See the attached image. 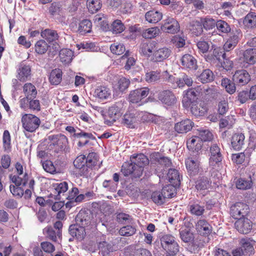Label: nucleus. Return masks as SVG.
I'll return each instance as SVG.
<instances>
[{
	"instance_id": "obj_29",
	"label": "nucleus",
	"mask_w": 256,
	"mask_h": 256,
	"mask_svg": "<svg viewBox=\"0 0 256 256\" xmlns=\"http://www.w3.org/2000/svg\"><path fill=\"white\" fill-rule=\"evenodd\" d=\"M195 184V188L198 191L204 192L206 190L210 188L212 180L206 176H200L196 181Z\"/></svg>"
},
{
	"instance_id": "obj_63",
	"label": "nucleus",
	"mask_w": 256,
	"mask_h": 256,
	"mask_svg": "<svg viewBox=\"0 0 256 256\" xmlns=\"http://www.w3.org/2000/svg\"><path fill=\"white\" fill-rule=\"evenodd\" d=\"M198 130V137L202 140V142L210 141L212 139V134L209 130L200 128Z\"/></svg>"
},
{
	"instance_id": "obj_52",
	"label": "nucleus",
	"mask_w": 256,
	"mask_h": 256,
	"mask_svg": "<svg viewBox=\"0 0 256 256\" xmlns=\"http://www.w3.org/2000/svg\"><path fill=\"white\" fill-rule=\"evenodd\" d=\"M236 84L232 80H230L228 78H223L222 80V86L226 88V91L230 94L235 92Z\"/></svg>"
},
{
	"instance_id": "obj_61",
	"label": "nucleus",
	"mask_w": 256,
	"mask_h": 256,
	"mask_svg": "<svg viewBox=\"0 0 256 256\" xmlns=\"http://www.w3.org/2000/svg\"><path fill=\"white\" fill-rule=\"evenodd\" d=\"M160 78V73L159 71H150L146 74V80L149 83L157 82Z\"/></svg>"
},
{
	"instance_id": "obj_51",
	"label": "nucleus",
	"mask_w": 256,
	"mask_h": 256,
	"mask_svg": "<svg viewBox=\"0 0 256 256\" xmlns=\"http://www.w3.org/2000/svg\"><path fill=\"white\" fill-rule=\"evenodd\" d=\"M214 74L209 69L204 70L198 77V80L202 83L206 84L212 82L214 80Z\"/></svg>"
},
{
	"instance_id": "obj_59",
	"label": "nucleus",
	"mask_w": 256,
	"mask_h": 256,
	"mask_svg": "<svg viewBox=\"0 0 256 256\" xmlns=\"http://www.w3.org/2000/svg\"><path fill=\"white\" fill-rule=\"evenodd\" d=\"M235 120L232 116H229L220 120L219 126L220 128H228L230 129L234 124Z\"/></svg>"
},
{
	"instance_id": "obj_28",
	"label": "nucleus",
	"mask_w": 256,
	"mask_h": 256,
	"mask_svg": "<svg viewBox=\"0 0 256 256\" xmlns=\"http://www.w3.org/2000/svg\"><path fill=\"white\" fill-rule=\"evenodd\" d=\"M181 63L184 68L195 70L198 68L196 60L191 54H186L181 58Z\"/></svg>"
},
{
	"instance_id": "obj_16",
	"label": "nucleus",
	"mask_w": 256,
	"mask_h": 256,
	"mask_svg": "<svg viewBox=\"0 0 256 256\" xmlns=\"http://www.w3.org/2000/svg\"><path fill=\"white\" fill-rule=\"evenodd\" d=\"M54 190L50 194L49 197L54 198L56 200H60L62 195L65 196L64 193L68 190V184L66 182H64L60 184H56L53 186Z\"/></svg>"
},
{
	"instance_id": "obj_18",
	"label": "nucleus",
	"mask_w": 256,
	"mask_h": 256,
	"mask_svg": "<svg viewBox=\"0 0 256 256\" xmlns=\"http://www.w3.org/2000/svg\"><path fill=\"white\" fill-rule=\"evenodd\" d=\"M236 228L240 233L247 234L252 228V222L245 216L239 218L234 224Z\"/></svg>"
},
{
	"instance_id": "obj_14",
	"label": "nucleus",
	"mask_w": 256,
	"mask_h": 256,
	"mask_svg": "<svg viewBox=\"0 0 256 256\" xmlns=\"http://www.w3.org/2000/svg\"><path fill=\"white\" fill-rule=\"evenodd\" d=\"M150 90L148 88H138L131 91L129 94L128 98L130 102L137 104L148 96Z\"/></svg>"
},
{
	"instance_id": "obj_36",
	"label": "nucleus",
	"mask_w": 256,
	"mask_h": 256,
	"mask_svg": "<svg viewBox=\"0 0 256 256\" xmlns=\"http://www.w3.org/2000/svg\"><path fill=\"white\" fill-rule=\"evenodd\" d=\"M110 49L112 53L116 55H120L125 52L122 56V59L127 58L130 55V52L126 50L125 46L122 44H112L110 46Z\"/></svg>"
},
{
	"instance_id": "obj_30",
	"label": "nucleus",
	"mask_w": 256,
	"mask_h": 256,
	"mask_svg": "<svg viewBox=\"0 0 256 256\" xmlns=\"http://www.w3.org/2000/svg\"><path fill=\"white\" fill-rule=\"evenodd\" d=\"M92 216L90 212L80 210L76 218V223L84 228L88 226L91 223Z\"/></svg>"
},
{
	"instance_id": "obj_43",
	"label": "nucleus",
	"mask_w": 256,
	"mask_h": 256,
	"mask_svg": "<svg viewBox=\"0 0 256 256\" xmlns=\"http://www.w3.org/2000/svg\"><path fill=\"white\" fill-rule=\"evenodd\" d=\"M189 30L193 35L198 36L203 32V27L201 22L193 20L190 24Z\"/></svg>"
},
{
	"instance_id": "obj_2",
	"label": "nucleus",
	"mask_w": 256,
	"mask_h": 256,
	"mask_svg": "<svg viewBox=\"0 0 256 256\" xmlns=\"http://www.w3.org/2000/svg\"><path fill=\"white\" fill-rule=\"evenodd\" d=\"M159 238L160 246L166 252L165 256H176L180 246L176 238L170 234H163Z\"/></svg>"
},
{
	"instance_id": "obj_10",
	"label": "nucleus",
	"mask_w": 256,
	"mask_h": 256,
	"mask_svg": "<svg viewBox=\"0 0 256 256\" xmlns=\"http://www.w3.org/2000/svg\"><path fill=\"white\" fill-rule=\"evenodd\" d=\"M121 172L125 176H130L132 179L139 178L142 176L141 169L138 170L130 160L123 164Z\"/></svg>"
},
{
	"instance_id": "obj_19",
	"label": "nucleus",
	"mask_w": 256,
	"mask_h": 256,
	"mask_svg": "<svg viewBox=\"0 0 256 256\" xmlns=\"http://www.w3.org/2000/svg\"><path fill=\"white\" fill-rule=\"evenodd\" d=\"M40 34L42 37L44 39V40H46L49 44L54 43L56 48L58 46L56 41L58 40L60 36L56 30L46 28L42 31Z\"/></svg>"
},
{
	"instance_id": "obj_4",
	"label": "nucleus",
	"mask_w": 256,
	"mask_h": 256,
	"mask_svg": "<svg viewBox=\"0 0 256 256\" xmlns=\"http://www.w3.org/2000/svg\"><path fill=\"white\" fill-rule=\"evenodd\" d=\"M21 121L22 128L30 132H35L41 123L39 118L30 114H22Z\"/></svg>"
},
{
	"instance_id": "obj_62",
	"label": "nucleus",
	"mask_w": 256,
	"mask_h": 256,
	"mask_svg": "<svg viewBox=\"0 0 256 256\" xmlns=\"http://www.w3.org/2000/svg\"><path fill=\"white\" fill-rule=\"evenodd\" d=\"M125 29V26L121 20H115L111 26V30L113 34H120Z\"/></svg>"
},
{
	"instance_id": "obj_53",
	"label": "nucleus",
	"mask_w": 256,
	"mask_h": 256,
	"mask_svg": "<svg viewBox=\"0 0 256 256\" xmlns=\"http://www.w3.org/2000/svg\"><path fill=\"white\" fill-rule=\"evenodd\" d=\"M130 84V80L129 79L122 77L118 79L116 86L120 92L123 93L127 90Z\"/></svg>"
},
{
	"instance_id": "obj_27",
	"label": "nucleus",
	"mask_w": 256,
	"mask_h": 256,
	"mask_svg": "<svg viewBox=\"0 0 256 256\" xmlns=\"http://www.w3.org/2000/svg\"><path fill=\"white\" fill-rule=\"evenodd\" d=\"M31 68L30 66L21 64L17 70V78L20 82H24L30 78Z\"/></svg>"
},
{
	"instance_id": "obj_23",
	"label": "nucleus",
	"mask_w": 256,
	"mask_h": 256,
	"mask_svg": "<svg viewBox=\"0 0 256 256\" xmlns=\"http://www.w3.org/2000/svg\"><path fill=\"white\" fill-rule=\"evenodd\" d=\"M138 121V114L134 112H127L123 116L122 124L130 128H135Z\"/></svg>"
},
{
	"instance_id": "obj_39",
	"label": "nucleus",
	"mask_w": 256,
	"mask_h": 256,
	"mask_svg": "<svg viewBox=\"0 0 256 256\" xmlns=\"http://www.w3.org/2000/svg\"><path fill=\"white\" fill-rule=\"evenodd\" d=\"M167 175L168 181L170 184H175L176 186L180 185V178L178 171L174 168H168V172L166 174Z\"/></svg>"
},
{
	"instance_id": "obj_17",
	"label": "nucleus",
	"mask_w": 256,
	"mask_h": 256,
	"mask_svg": "<svg viewBox=\"0 0 256 256\" xmlns=\"http://www.w3.org/2000/svg\"><path fill=\"white\" fill-rule=\"evenodd\" d=\"M245 136L240 132L234 133L230 138V148L235 150H241L244 146Z\"/></svg>"
},
{
	"instance_id": "obj_42",
	"label": "nucleus",
	"mask_w": 256,
	"mask_h": 256,
	"mask_svg": "<svg viewBox=\"0 0 256 256\" xmlns=\"http://www.w3.org/2000/svg\"><path fill=\"white\" fill-rule=\"evenodd\" d=\"M59 56L62 63L69 64L72 60L74 52L70 49L63 48L60 51Z\"/></svg>"
},
{
	"instance_id": "obj_6",
	"label": "nucleus",
	"mask_w": 256,
	"mask_h": 256,
	"mask_svg": "<svg viewBox=\"0 0 256 256\" xmlns=\"http://www.w3.org/2000/svg\"><path fill=\"white\" fill-rule=\"evenodd\" d=\"M223 156L220 148L216 144H213L210 148L209 164L212 168L222 164Z\"/></svg>"
},
{
	"instance_id": "obj_47",
	"label": "nucleus",
	"mask_w": 256,
	"mask_h": 256,
	"mask_svg": "<svg viewBox=\"0 0 256 256\" xmlns=\"http://www.w3.org/2000/svg\"><path fill=\"white\" fill-rule=\"evenodd\" d=\"M96 96L100 99H107L110 95V90L105 86H98L94 91Z\"/></svg>"
},
{
	"instance_id": "obj_1",
	"label": "nucleus",
	"mask_w": 256,
	"mask_h": 256,
	"mask_svg": "<svg viewBox=\"0 0 256 256\" xmlns=\"http://www.w3.org/2000/svg\"><path fill=\"white\" fill-rule=\"evenodd\" d=\"M99 164L98 156L94 152L88 154L87 157L81 154L78 156L74 161V165L76 168L78 170L80 176H86L90 170Z\"/></svg>"
},
{
	"instance_id": "obj_55",
	"label": "nucleus",
	"mask_w": 256,
	"mask_h": 256,
	"mask_svg": "<svg viewBox=\"0 0 256 256\" xmlns=\"http://www.w3.org/2000/svg\"><path fill=\"white\" fill-rule=\"evenodd\" d=\"M150 199L157 205H162L166 202V198L161 191H154L151 194Z\"/></svg>"
},
{
	"instance_id": "obj_38",
	"label": "nucleus",
	"mask_w": 256,
	"mask_h": 256,
	"mask_svg": "<svg viewBox=\"0 0 256 256\" xmlns=\"http://www.w3.org/2000/svg\"><path fill=\"white\" fill-rule=\"evenodd\" d=\"M145 18L148 22L156 24L162 20V14L157 10H150L146 14Z\"/></svg>"
},
{
	"instance_id": "obj_33",
	"label": "nucleus",
	"mask_w": 256,
	"mask_h": 256,
	"mask_svg": "<svg viewBox=\"0 0 256 256\" xmlns=\"http://www.w3.org/2000/svg\"><path fill=\"white\" fill-rule=\"evenodd\" d=\"M254 241L250 238H242L240 242L241 247L239 248L242 249L246 256H250L254 254Z\"/></svg>"
},
{
	"instance_id": "obj_40",
	"label": "nucleus",
	"mask_w": 256,
	"mask_h": 256,
	"mask_svg": "<svg viewBox=\"0 0 256 256\" xmlns=\"http://www.w3.org/2000/svg\"><path fill=\"white\" fill-rule=\"evenodd\" d=\"M23 92L27 98H35L37 95V90L36 86L30 82L24 84Z\"/></svg>"
},
{
	"instance_id": "obj_21",
	"label": "nucleus",
	"mask_w": 256,
	"mask_h": 256,
	"mask_svg": "<svg viewBox=\"0 0 256 256\" xmlns=\"http://www.w3.org/2000/svg\"><path fill=\"white\" fill-rule=\"evenodd\" d=\"M130 158L138 170L141 169L142 174L144 168L148 165L150 162L148 157L142 154H140L132 155Z\"/></svg>"
},
{
	"instance_id": "obj_9",
	"label": "nucleus",
	"mask_w": 256,
	"mask_h": 256,
	"mask_svg": "<svg viewBox=\"0 0 256 256\" xmlns=\"http://www.w3.org/2000/svg\"><path fill=\"white\" fill-rule=\"evenodd\" d=\"M66 130L70 133H74L73 136L77 138H85L86 140L84 141L79 140L78 142V146L79 147H82L88 144L89 142V140H94L96 138L92 133L86 132L82 130H80V132H76V130L73 126H67Z\"/></svg>"
},
{
	"instance_id": "obj_54",
	"label": "nucleus",
	"mask_w": 256,
	"mask_h": 256,
	"mask_svg": "<svg viewBox=\"0 0 256 256\" xmlns=\"http://www.w3.org/2000/svg\"><path fill=\"white\" fill-rule=\"evenodd\" d=\"M11 138L9 132L5 130L3 133L2 144L4 152H10L11 151Z\"/></svg>"
},
{
	"instance_id": "obj_25",
	"label": "nucleus",
	"mask_w": 256,
	"mask_h": 256,
	"mask_svg": "<svg viewBox=\"0 0 256 256\" xmlns=\"http://www.w3.org/2000/svg\"><path fill=\"white\" fill-rule=\"evenodd\" d=\"M252 152V148H247L243 152L232 154V160L236 164H242L244 161L248 162Z\"/></svg>"
},
{
	"instance_id": "obj_50",
	"label": "nucleus",
	"mask_w": 256,
	"mask_h": 256,
	"mask_svg": "<svg viewBox=\"0 0 256 256\" xmlns=\"http://www.w3.org/2000/svg\"><path fill=\"white\" fill-rule=\"evenodd\" d=\"M9 177L12 182L16 186H25L28 180V174L27 173L24 174L22 178L19 176H13L12 174H10Z\"/></svg>"
},
{
	"instance_id": "obj_45",
	"label": "nucleus",
	"mask_w": 256,
	"mask_h": 256,
	"mask_svg": "<svg viewBox=\"0 0 256 256\" xmlns=\"http://www.w3.org/2000/svg\"><path fill=\"white\" fill-rule=\"evenodd\" d=\"M154 48L153 43L151 42H144L140 46V52L146 56L152 57L154 50Z\"/></svg>"
},
{
	"instance_id": "obj_49",
	"label": "nucleus",
	"mask_w": 256,
	"mask_h": 256,
	"mask_svg": "<svg viewBox=\"0 0 256 256\" xmlns=\"http://www.w3.org/2000/svg\"><path fill=\"white\" fill-rule=\"evenodd\" d=\"M92 23L88 20H84L79 24L78 31L81 34L89 33L92 31Z\"/></svg>"
},
{
	"instance_id": "obj_15",
	"label": "nucleus",
	"mask_w": 256,
	"mask_h": 256,
	"mask_svg": "<svg viewBox=\"0 0 256 256\" xmlns=\"http://www.w3.org/2000/svg\"><path fill=\"white\" fill-rule=\"evenodd\" d=\"M196 229L198 233L202 236H208L212 230V228L205 219H200L196 223Z\"/></svg>"
},
{
	"instance_id": "obj_35",
	"label": "nucleus",
	"mask_w": 256,
	"mask_h": 256,
	"mask_svg": "<svg viewBox=\"0 0 256 256\" xmlns=\"http://www.w3.org/2000/svg\"><path fill=\"white\" fill-rule=\"evenodd\" d=\"M190 108L192 114L196 117L203 116L207 112V108L204 106V104H198V102L190 104Z\"/></svg>"
},
{
	"instance_id": "obj_13",
	"label": "nucleus",
	"mask_w": 256,
	"mask_h": 256,
	"mask_svg": "<svg viewBox=\"0 0 256 256\" xmlns=\"http://www.w3.org/2000/svg\"><path fill=\"white\" fill-rule=\"evenodd\" d=\"M256 62V48H250L246 50L243 53L242 66L248 68L249 66L254 64Z\"/></svg>"
},
{
	"instance_id": "obj_60",
	"label": "nucleus",
	"mask_w": 256,
	"mask_h": 256,
	"mask_svg": "<svg viewBox=\"0 0 256 256\" xmlns=\"http://www.w3.org/2000/svg\"><path fill=\"white\" fill-rule=\"evenodd\" d=\"M120 112L119 108L116 105H112L109 108L108 112V116L110 120L112 122H116L120 116Z\"/></svg>"
},
{
	"instance_id": "obj_34",
	"label": "nucleus",
	"mask_w": 256,
	"mask_h": 256,
	"mask_svg": "<svg viewBox=\"0 0 256 256\" xmlns=\"http://www.w3.org/2000/svg\"><path fill=\"white\" fill-rule=\"evenodd\" d=\"M188 148L193 152H198L202 148V140L198 136H193L186 141Z\"/></svg>"
},
{
	"instance_id": "obj_7",
	"label": "nucleus",
	"mask_w": 256,
	"mask_h": 256,
	"mask_svg": "<svg viewBox=\"0 0 256 256\" xmlns=\"http://www.w3.org/2000/svg\"><path fill=\"white\" fill-rule=\"evenodd\" d=\"M158 98L162 104L169 107L174 106L177 102L176 96L173 92L170 90L160 92L158 94Z\"/></svg>"
},
{
	"instance_id": "obj_24",
	"label": "nucleus",
	"mask_w": 256,
	"mask_h": 256,
	"mask_svg": "<svg viewBox=\"0 0 256 256\" xmlns=\"http://www.w3.org/2000/svg\"><path fill=\"white\" fill-rule=\"evenodd\" d=\"M188 211L192 214L198 216H202L204 212V206L200 204V202L197 200H192L190 201L188 206Z\"/></svg>"
},
{
	"instance_id": "obj_20",
	"label": "nucleus",
	"mask_w": 256,
	"mask_h": 256,
	"mask_svg": "<svg viewBox=\"0 0 256 256\" xmlns=\"http://www.w3.org/2000/svg\"><path fill=\"white\" fill-rule=\"evenodd\" d=\"M250 80L248 72L244 70H236L232 76V80L240 86L247 84Z\"/></svg>"
},
{
	"instance_id": "obj_11",
	"label": "nucleus",
	"mask_w": 256,
	"mask_h": 256,
	"mask_svg": "<svg viewBox=\"0 0 256 256\" xmlns=\"http://www.w3.org/2000/svg\"><path fill=\"white\" fill-rule=\"evenodd\" d=\"M184 92L186 93L182 99V106L185 108H189L190 104L198 102L200 92L194 88H189Z\"/></svg>"
},
{
	"instance_id": "obj_26",
	"label": "nucleus",
	"mask_w": 256,
	"mask_h": 256,
	"mask_svg": "<svg viewBox=\"0 0 256 256\" xmlns=\"http://www.w3.org/2000/svg\"><path fill=\"white\" fill-rule=\"evenodd\" d=\"M171 50L166 48H159L154 50L150 60L154 62H161L168 58L170 56Z\"/></svg>"
},
{
	"instance_id": "obj_32",
	"label": "nucleus",
	"mask_w": 256,
	"mask_h": 256,
	"mask_svg": "<svg viewBox=\"0 0 256 256\" xmlns=\"http://www.w3.org/2000/svg\"><path fill=\"white\" fill-rule=\"evenodd\" d=\"M43 233L48 239L54 242H56L58 238H62V232L55 230L52 226H47L44 228Z\"/></svg>"
},
{
	"instance_id": "obj_57",
	"label": "nucleus",
	"mask_w": 256,
	"mask_h": 256,
	"mask_svg": "<svg viewBox=\"0 0 256 256\" xmlns=\"http://www.w3.org/2000/svg\"><path fill=\"white\" fill-rule=\"evenodd\" d=\"M249 180L240 178L236 182V188L240 190H247L250 188L252 185V182L250 176Z\"/></svg>"
},
{
	"instance_id": "obj_31",
	"label": "nucleus",
	"mask_w": 256,
	"mask_h": 256,
	"mask_svg": "<svg viewBox=\"0 0 256 256\" xmlns=\"http://www.w3.org/2000/svg\"><path fill=\"white\" fill-rule=\"evenodd\" d=\"M194 122L190 119H186L176 124L175 130L180 134L186 133L192 130Z\"/></svg>"
},
{
	"instance_id": "obj_46",
	"label": "nucleus",
	"mask_w": 256,
	"mask_h": 256,
	"mask_svg": "<svg viewBox=\"0 0 256 256\" xmlns=\"http://www.w3.org/2000/svg\"><path fill=\"white\" fill-rule=\"evenodd\" d=\"M49 80L52 84H58L62 80V70L58 68L53 70L50 74Z\"/></svg>"
},
{
	"instance_id": "obj_41",
	"label": "nucleus",
	"mask_w": 256,
	"mask_h": 256,
	"mask_svg": "<svg viewBox=\"0 0 256 256\" xmlns=\"http://www.w3.org/2000/svg\"><path fill=\"white\" fill-rule=\"evenodd\" d=\"M186 165L187 170L192 174L195 175L199 170V164L196 160L188 158L186 160Z\"/></svg>"
},
{
	"instance_id": "obj_5",
	"label": "nucleus",
	"mask_w": 256,
	"mask_h": 256,
	"mask_svg": "<svg viewBox=\"0 0 256 256\" xmlns=\"http://www.w3.org/2000/svg\"><path fill=\"white\" fill-rule=\"evenodd\" d=\"M96 243L99 254L102 256H109L111 252L115 251L114 245L106 241L105 235H100L96 237Z\"/></svg>"
},
{
	"instance_id": "obj_64",
	"label": "nucleus",
	"mask_w": 256,
	"mask_h": 256,
	"mask_svg": "<svg viewBox=\"0 0 256 256\" xmlns=\"http://www.w3.org/2000/svg\"><path fill=\"white\" fill-rule=\"evenodd\" d=\"M216 26L218 30L222 33L227 34L230 32L231 30L230 25L226 22L222 20L216 21Z\"/></svg>"
},
{
	"instance_id": "obj_44",
	"label": "nucleus",
	"mask_w": 256,
	"mask_h": 256,
	"mask_svg": "<svg viewBox=\"0 0 256 256\" xmlns=\"http://www.w3.org/2000/svg\"><path fill=\"white\" fill-rule=\"evenodd\" d=\"M243 24L248 28H256V13L254 12H248L244 18Z\"/></svg>"
},
{
	"instance_id": "obj_22",
	"label": "nucleus",
	"mask_w": 256,
	"mask_h": 256,
	"mask_svg": "<svg viewBox=\"0 0 256 256\" xmlns=\"http://www.w3.org/2000/svg\"><path fill=\"white\" fill-rule=\"evenodd\" d=\"M68 232L72 237L79 241L84 240L86 234L85 228L76 223L69 226Z\"/></svg>"
},
{
	"instance_id": "obj_3",
	"label": "nucleus",
	"mask_w": 256,
	"mask_h": 256,
	"mask_svg": "<svg viewBox=\"0 0 256 256\" xmlns=\"http://www.w3.org/2000/svg\"><path fill=\"white\" fill-rule=\"evenodd\" d=\"M155 162L158 164L156 168V173L160 178H163L166 174V169L170 168L172 165L171 160L166 156H162L159 153L152 156V164Z\"/></svg>"
},
{
	"instance_id": "obj_12",
	"label": "nucleus",
	"mask_w": 256,
	"mask_h": 256,
	"mask_svg": "<svg viewBox=\"0 0 256 256\" xmlns=\"http://www.w3.org/2000/svg\"><path fill=\"white\" fill-rule=\"evenodd\" d=\"M161 30L164 32L175 34L180 30V24L174 18L168 17L164 20V24L161 26Z\"/></svg>"
},
{
	"instance_id": "obj_58",
	"label": "nucleus",
	"mask_w": 256,
	"mask_h": 256,
	"mask_svg": "<svg viewBox=\"0 0 256 256\" xmlns=\"http://www.w3.org/2000/svg\"><path fill=\"white\" fill-rule=\"evenodd\" d=\"M102 6L100 0H88L87 6L88 10L94 13L100 10Z\"/></svg>"
},
{
	"instance_id": "obj_48",
	"label": "nucleus",
	"mask_w": 256,
	"mask_h": 256,
	"mask_svg": "<svg viewBox=\"0 0 256 256\" xmlns=\"http://www.w3.org/2000/svg\"><path fill=\"white\" fill-rule=\"evenodd\" d=\"M161 190L166 199L172 198L176 194V186L172 184L164 186Z\"/></svg>"
},
{
	"instance_id": "obj_37",
	"label": "nucleus",
	"mask_w": 256,
	"mask_h": 256,
	"mask_svg": "<svg viewBox=\"0 0 256 256\" xmlns=\"http://www.w3.org/2000/svg\"><path fill=\"white\" fill-rule=\"evenodd\" d=\"M180 235L182 240L185 243H190L194 241V234L188 226H186L180 230Z\"/></svg>"
},
{
	"instance_id": "obj_56",
	"label": "nucleus",
	"mask_w": 256,
	"mask_h": 256,
	"mask_svg": "<svg viewBox=\"0 0 256 256\" xmlns=\"http://www.w3.org/2000/svg\"><path fill=\"white\" fill-rule=\"evenodd\" d=\"M48 46L45 40H40L35 44L34 50L38 54H42L46 52Z\"/></svg>"
},
{
	"instance_id": "obj_8",
	"label": "nucleus",
	"mask_w": 256,
	"mask_h": 256,
	"mask_svg": "<svg viewBox=\"0 0 256 256\" xmlns=\"http://www.w3.org/2000/svg\"><path fill=\"white\" fill-rule=\"evenodd\" d=\"M230 212L232 218L238 220L248 214L249 206L243 202H236L230 207Z\"/></svg>"
}]
</instances>
